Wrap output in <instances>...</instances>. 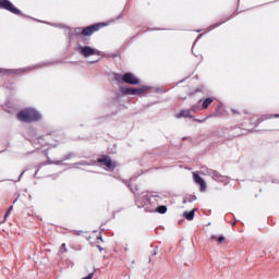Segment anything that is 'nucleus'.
<instances>
[{
    "label": "nucleus",
    "mask_w": 279,
    "mask_h": 279,
    "mask_svg": "<svg viewBox=\"0 0 279 279\" xmlns=\"http://www.w3.org/2000/svg\"><path fill=\"white\" fill-rule=\"evenodd\" d=\"M16 119L22 123H34L40 121L43 116L34 108H26L16 113Z\"/></svg>",
    "instance_id": "1"
},
{
    "label": "nucleus",
    "mask_w": 279,
    "mask_h": 279,
    "mask_svg": "<svg viewBox=\"0 0 279 279\" xmlns=\"http://www.w3.org/2000/svg\"><path fill=\"white\" fill-rule=\"evenodd\" d=\"M108 24L106 23H97L87 27H78L75 29V36H93L96 32H99V29H102V27H106Z\"/></svg>",
    "instance_id": "2"
},
{
    "label": "nucleus",
    "mask_w": 279,
    "mask_h": 279,
    "mask_svg": "<svg viewBox=\"0 0 279 279\" xmlns=\"http://www.w3.org/2000/svg\"><path fill=\"white\" fill-rule=\"evenodd\" d=\"M145 199L146 202L143 205V207H144V210H146V213H156L158 205L162 202V197H160V195H150Z\"/></svg>",
    "instance_id": "3"
},
{
    "label": "nucleus",
    "mask_w": 279,
    "mask_h": 279,
    "mask_svg": "<svg viewBox=\"0 0 279 279\" xmlns=\"http://www.w3.org/2000/svg\"><path fill=\"white\" fill-rule=\"evenodd\" d=\"M0 8L2 10H8V12H11L12 14H21V10H19L12 2L9 0H0Z\"/></svg>",
    "instance_id": "4"
},
{
    "label": "nucleus",
    "mask_w": 279,
    "mask_h": 279,
    "mask_svg": "<svg viewBox=\"0 0 279 279\" xmlns=\"http://www.w3.org/2000/svg\"><path fill=\"white\" fill-rule=\"evenodd\" d=\"M80 49V53L81 56H84V58H90V56H99V50L90 48L89 46H84Z\"/></svg>",
    "instance_id": "5"
},
{
    "label": "nucleus",
    "mask_w": 279,
    "mask_h": 279,
    "mask_svg": "<svg viewBox=\"0 0 279 279\" xmlns=\"http://www.w3.org/2000/svg\"><path fill=\"white\" fill-rule=\"evenodd\" d=\"M97 162L102 165V167H107V169H114L117 167V163L110 159L109 156H102L97 159Z\"/></svg>",
    "instance_id": "6"
},
{
    "label": "nucleus",
    "mask_w": 279,
    "mask_h": 279,
    "mask_svg": "<svg viewBox=\"0 0 279 279\" xmlns=\"http://www.w3.org/2000/svg\"><path fill=\"white\" fill-rule=\"evenodd\" d=\"M122 81L125 84H131L132 86H136V85L141 84V81L138 78H136V76L132 73H125L122 76Z\"/></svg>",
    "instance_id": "7"
},
{
    "label": "nucleus",
    "mask_w": 279,
    "mask_h": 279,
    "mask_svg": "<svg viewBox=\"0 0 279 279\" xmlns=\"http://www.w3.org/2000/svg\"><path fill=\"white\" fill-rule=\"evenodd\" d=\"M193 180L196 184L201 186V191L202 193H204V191H206V181H204V179L195 172H193Z\"/></svg>",
    "instance_id": "8"
},
{
    "label": "nucleus",
    "mask_w": 279,
    "mask_h": 279,
    "mask_svg": "<svg viewBox=\"0 0 279 279\" xmlns=\"http://www.w3.org/2000/svg\"><path fill=\"white\" fill-rule=\"evenodd\" d=\"M209 173H210L213 180H216V182H223V180H226V177H223L217 170H210Z\"/></svg>",
    "instance_id": "9"
},
{
    "label": "nucleus",
    "mask_w": 279,
    "mask_h": 279,
    "mask_svg": "<svg viewBox=\"0 0 279 279\" xmlns=\"http://www.w3.org/2000/svg\"><path fill=\"white\" fill-rule=\"evenodd\" d=\"M215 101V98H206L203 104H202V110H208V108L210 107V104H213Z\"/></svg>",
    "instance_id": "10"
},
{
    "label": "nucleus",
    "mask_w": 279,
    "mask_h": 279,
    "mask_svg": "<svg viewBox=\"0 0 279 279\" xmlns=\"http://www.w3.org/2000/svg\"><path fill=\"white\" fill-rule=\"evenodd\" d=\"M191 109H185V110H182L179 114H178V118L180 119V118H189V119H191V117H193V116H191Z\"/></svg>",
    "instance_id": "11"
},
{
    "label": "nucleus",
    "mask_w": 279,
    "mask_h": 279,
    "mask_svg": "<svg viewBox=\"0 0 279 279\" xmlns=\"http://www.w3.org/2000/svg\"><path fill=\"white\" fill-rule=\"evenodd\" d=\"M210 241H217V243L221 244V243L226 242V236H223V235H220V236L211 235Z\"/></svg>",
    "instance_id": "12"
},
{
    "label": "nucleus",
    "mask_w": 279,
    "mask_h": 279,
    "mask_svg": "<svg viewBox=\"0 0 279 279\" xmlns=\"http://www.w3.org/2000/svg\"><path fill=\"white\" fill-rule=\"evenodd\" d=\"M183 216L185 217V219H187V221H193L195 217V211L194 210L185 211Z\"/></svg>",
    "instance_id": "13"
},
{
    "label": "nucleus",
    "mask_w": 279,
    "mask_h": 279,
    "mask_svg": "<svg viewBox=\"0 0 279 279\" xmlns=\"http://www.w3.org/2000/svg\"><path fill=\"white\" fill-rule=\"evenodd\" d=\"M122 95H134V87H124L121 88Z\"/></svg>",
    "instance_id": "14"
},
{
    "label": "nucleus",
    "mask_w": 279,
    "mask_h": 279,
    "mask_svg": "<svg viewBox=\"0 0 279 279\" xmlns=\"http://www.w3.org/2000/svg\"><path fill=\"white\" fill-rule=\"evenodd\" d=\"M146 90H148V87L146 86L142 88H134L133 95H145Z\"/></svg>",
    "instance_id": "15"
},
{
    "label": "nucleus",
    "mask_w": 279,
    "mask_h": 279,
    "mask_svg": "<svg viewBox=\"0 0 279 279\" xmlns=\"http://www.w3.org/2000/svg\"><path fill=\"white\" fill-rule=\"evenodd\" d=\"M156 213H159V215H165V213H167V206H165V205L158 206L157 205Z\"/></svg>",
    "instance_id": "16"
},
{
    "label": "nucleus",
    "mask_w": 279,
    "mask_h": 279,
    "mask_svg": "<svg viewBox=\"0 0 279 279\" xmlns=\"http://www.w3.org/2000/svg\"><path fill=\"white\" fill-rule=\"evenodd\" d=\"M190 110H191V112H197V111L202 110V106L193 105Z\"/></svg>",
    "instance_id": "17"
},
{
    "label": "nucleus",
    "mask_w": 279,
    "mask_h": 279,
    "mask_svg": "<svg viewBox=\"0 0 279 279\" xmlns=\"http://www.w3.org/2000/svg\"><path fill=\"white\" fill-rule=\"evenodd\" d=\"M14 73H16L17 75L21 73H25V69L14 70Z\"/></svg>",
    "instance_id": "18"
},
{
    "label": "nucleus",
    "mask_w": 279,
    "mask_h": 279,
    "mask_svg": "<svg viewBox=\"0 0 279 279\" xmlns=\"http://www.w3.org/2000/svg\"><path fill=\"white\" fill-rule=\"evenodd\" d=\"M267 119H271V116H262L260 121H267Z\"/></svg>",
    "instance_id": "19"
},
{
    "label": "nucleus",
    "mask_w": 279,
    "mask_h": 279,
    "mask_svg": "<svg viewBox=\"0 0 279 279\" xmlns=\"http://www.w3.org/2000/svg\"><path fill=\"white\" fill-rule=\"evenodd\" d=\"M116 80H117V82H121V75L120 74H116Z\"/></svg>",
    "instance_id": "20"
},
{
    "label": "nucleus",
    "mask_w": 279,
    "mask_h": 279,
    "mask_svg": "<svg viewBox=\"0 0 279 279\" xmlns=\"http://www.w3.org/2000/svg\"><path fill=\"white\" fill-rule=\"evenodd\" d=\"M274 118H275V119H279V114H275Z\"/></svg>",
    "instance_id": "21"
},
{
    "label": "nucleus",
    "mask_w": 279,
    "mask_h": 279,
    "mask_svg": "<svg viewBox=\"0 0 279 279\" xmlns=\"http://www.w3.org/2000/svg\"><path fill=\"white\" fill-rule=\"evenodd\" d=\"M146 5H151V2L147 1V2H146Z\"/></svg>",
    "instance_id": "22"
},
{
    "label": "nucleus",
    "mask_w": 279,
    "mask_h": 279,
    "mask_svg": "<svg viewBox=\"0 0 279 279\" xmlns=\"http://www.w3.org/2000/svg\"><path fill=\"white\" fill-rule=\"evenodd\" d=\"M8 210H9V213H12V206Z\"/></svg>",
    "instance_id": "23"
},
{
    "label": "nucleus",
    "mask_w": 279,
    "mask_h": 279,
    "mask_svg": "<svg viewBox=\"0 0 279 279\" xmlns=\"http://www.w3.org/2000/svg\"><path fill=\"white\" fill-rule=\"evenodd\" d=\"M9 215H10V214L5 213V215H4V219H5Z\"/></svg>",
    "instance_id": "24"
},
{
    "label": "nucleus",
    "mask_w": 279,
    "mask_h": 279,
    "mask_svg": "<svg viewBox=\"0 0 279 279\" xmlns=\"http://www.w3.org/2000/svg\"><path fill=\"white\" fill-rule=\"evenodd\" d=\"M98 240H99V241H104V240L101 239V236H99Z\"/></svg>",
    "instance_id": "25"
},
{
    "label": "nucleus",
    "mask_w": 279,
    "mask_h": 279,
    "mask_svg": "<svg viewBox=\"0 0 279 279\" xmlns=\"http://www.w3.org/2000/svg\"><path fill=\"white\" fill-rule=\"evenodd\" d=\"M7 213H8V215H10L11 211L8 209Z\"/></svg>",
    "instance_id": "26"
},
{
    "label": "nucleus",
    "mask_w": 279,
    "mask_h": 279,
    "mask_svg": "<svg viewBox=\"0 0 279 279\" xmlns=\"http://www.w3.org/2000/svg\"><path fill=\"white\" fill-rule=\"evenodd\" d=\"M198 104H202V99H201V100H198Z\"/></svg>",
    "instance_id": "27"
},
{
    "label": "nucleus",
    "mask_w": 279,
    "mask_h": 279,
    "mask_svg": "<svg viewBox=\"0 0 279 279\" xmlns=\"http://www.w3.org/2000/svg\"><path fill=\"white\" fill-rule=\"evenodd\" d=\"M98 248L101 250V246L98 245Z\"/></svg>",
    "instance_id": "28"
}]
</instances>
